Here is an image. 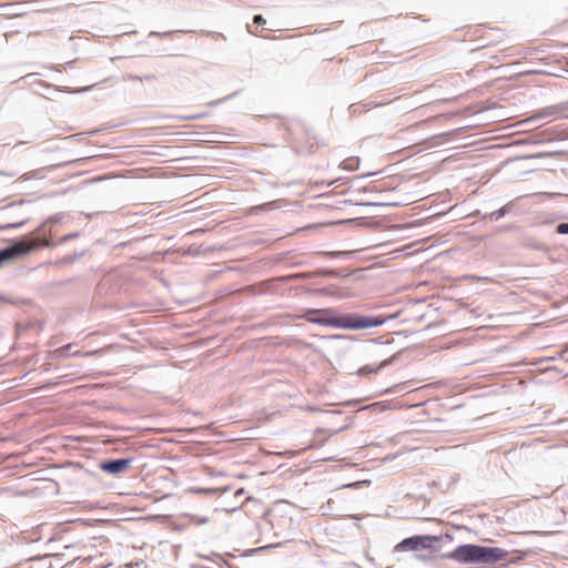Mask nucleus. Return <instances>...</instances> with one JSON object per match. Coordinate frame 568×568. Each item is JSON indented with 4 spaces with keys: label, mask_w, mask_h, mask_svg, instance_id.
Instances as JSON below:
<instances>
[{
    "label": "nucleus",
    "mask_w": 568,
    "mask_h": 568,
    "mask_svg": "<svg viewBox=\"0 0 568 568\" xmlns=\"http://www.w3.org/2000/svg\"><path fill=\"white\" fill-rule=\"evenodd\" d=\"M430 537L427 536H414L406 538L395 546V551H416L429 547Z\"/></svg>",
    "instance_id": "obj_4"
},
{
    "label": "nucleus",
    "mask_w": 568,
    "mask_h": 568,
    "mask_svg": "<svg viewBox=\"0 0 568 568\" xmlns=\"http://www.w3.org/2000/svg\"><path fill=\"white\" fill-rule=\"evenodd\" d=\"M73 347V344H67L64 346H61L57 349H54L51 354H50V357L52 359H63V358H67L69 356L68 354V351H70L71 348Z\"/></svg>",
    "instance_id": "obj_6"
},
{
    "label": "nucleus",
    "mask_w": 568,
    "mask_h": 568,
    "mask_svg": "<svg viewBox=\"0 0 568 568\" xmlns=\"http://www.w3.org/2000/svg\"><path fill=\"white\" fill-rule=\"evenodd\" d=\"M317 434L318 435H324V430H318Z\"/></svg>",
    "instance_id": "obj_14"
},
{
    "label": "nucleus",
    "mask_w": 568,
    "mask_h": 568,
    "mask_svg": "<svg viewBox=\"0 0 568 568\" xmlns=\"http://www.w3.org/2000/svg\"><path fill=\"white\" fill-rule=\"evenodd\" d=\"M99 353H100V351H91V352H87V353H82L80 351H75L71 355L72 356H94V355H97Z\"/></svg>",
    "instance_id": "obj_10"
},
{
    "label": "nucleus",
    "mask_w": 568,
    "mask_h": 568,
    "mask_svg": "<svg viewBox=\"0 0 568 568\" xmlns=\"http://www.w3.org/2000/svg\"><path fill=\"white\" fill-rule=\"evenodd\" d=\"M358 166H359V159L357 156H352V158L345 159L341 163V168L344 170H347V171H355L358 169Z\"/></svg>",
    "instance_id": "obj_7"
},
{
    "label": "nucleus",
    "mask_w": 568,
    "mask_h": 568,
    "mask_svg": "<svg viewBox=\"0 0 568 568\" xmlns=\"http://www.w3.org/2000/svg\"><path fill=\"white\" fill-rule=\"evenodd\" d=\"M253 22L257 26H264L266 20L262 16L257 14L254 17Z\"/></svg>",
    "instance_id": "obj_12"
},
{
    "label": "nucleus",
    "mask_w": 568,
    "mask_h": 568,
    "mask_svg": "<svg viewBox=\"0 0 568 568\" xmlns=\"http://www.w3.org/2000/svg\"><path fill=\"white\" fill-rule=\"evenodd\" d=\"M313 314H316V316H310L307 317L308 322L322 324V325H331V326H344L348 328H366V327H373L382 324V321H377L371 317H357V318H347L345 322H342V320L338 318H331L322 316L321 311H314Z\"/></svg>",
    "instance_id": "obj_2"
},
{
    "label": "nucleus",
    "mask_w": 568,
    "mask_h": 568,
    "mask_svg": "<svg viewBox=\"0 0 568 568\" xmlns=\"http://www.w3.org/2000/svg\"><path fill=\"white\" fill-rule=\"evenodd\" d=\"M130 467V460L129 459H114V460H108L103 462L100 465V468L110 474H120L125 471Z\"/></svg>",
    "instance_id": "obj_5"
},
{
    "label": "nucleus",
    "mask_w": 568,
    "mask_h": 568,
    "mask_svg": "<svg viewBox=\"0 0 568 568\" xmlns=\"http://www.w3.org/2000/svg\"><path fill=\"white\" fill-rule=\"evenodd\" d=\"M201 118V115H190V116H184L183 119H199Z\"/></svg>",
    "instance_id": "obj_13"
},
{
    "label": "nucleus",
    "mask_w": 568,
    "mask_h": 568,
    "mask_svg": "<svg viewBox=\"0 0 568 568\" xmlns=\"http://www.w3.org/2000/svg\"><path fill=\"white\" fill-rule=\"evenodd\" d=\"M49 559V556L32 559L28 568H50Z\"/></svg>",
    "instance_id": "obj_9"
},
{
    "label": "nucleus",
    "mask_w": 568,
    "mask_h": 568,
    "mask_svg": "<svg viewBox=\"0 0 568 568\" xmlns=\"http://www.w3.org/2000/svg\"><path fill=\"white\" fill-rule=\"evenodd\" d=\"M557 232L559 234H568V223H560L558 226H557Z\"/></svg>",
    "instance_id": "obj_11"
},
{
    "label": "nucleus",
    "mask_w": 568,
    "mask_h": 568,
    "mask_svg": "<svg viewBox=\"0 0 568 568\" xmlns=\"http://www.w3.org/2000/svg\"><path fill=\"white\" fill-rule=\"evenodd\" d=\"M507 551L498 547H485L479 545H462L455 548L449 558L459 564H491L505 559Z\"/></svg>",
    "instance_id": "obj_1"
},
{
    "label": "nucleus",
    "mask_w": 568,
    "mask_h": 568,
    "mask_svg": "<svg viewBox=\"0 0 568 568\" xmlns=\"http://www.w3.org/2000/svg\"><path fill=\"white\" fill-rule=\"evenodd\" d=\"M389 361L382 362L378 366L372 367L369 365L363 366L358 369L359 375L376 374L382 367L386 366Z\"/></svg>",
    "instance_id": "obj_8"
},
{
    "label": "nucleus",
    "mask_w": 568,
    "mask_h": 568,
    "mask_svg": "<svg viewBox=\"0 0 568 568\" xmlns=\"http://www.w3.org/2000/svg\"><path fill=\"white\" fill-rule=\"evenodd\" d=\"M38 240H32L31 242L20 241L0 251V265H2L7 261H11L21 255L28 254L34 247L38 246Z\"/></svg>",
    "instance_id": "obj_3"
}]
</instances>
